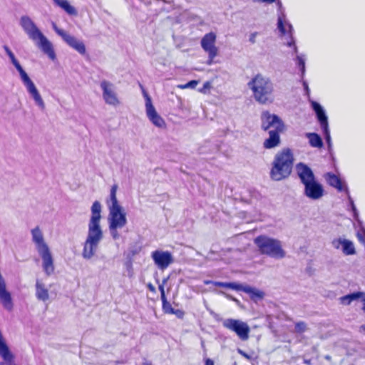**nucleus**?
<instances>
[{"label":"nucleus","mask_w":365,"mask_h":365,"mask_svg":"<svg viewBox=\"0 0 365 365\" xmlns=\"http://www.w3.org/2000/svg\"><path fill=\"white\" fill-rule=\"evenodd\" d=\"M101 205L95 201L91 206V216L88 222V235L83 243L82 257L86 259H91L96 254L98 245L103 237L101 227Z\"/></svg>","instance_id":"nucleus-1"},{"label":"nucleus","mask_w":365,"mask_h":365,"mask_svg":"<svg viewBox=\"0 0 365 365\" xmlns=\"http://www.w3.org/2000/svg\"><path fill=\"white\" fill-rule=\"evenodd\" d=\"M294 157L292 150L286 148L278 151L271 163L269 177L274 181L287 179L293 169Z\"/></svg>","instance_id":"nucleus-2"},{"label":"nucleus","mask_w":365,"mask_h":365,"mask_svg":"<svg viewBox=\"0 0 365 365\" xmlns=\"http://www.w3.org/2000/svg\"><path fill=\"white\" fill-rule=\"evenodd\" d=\"M24 31L34 44L51 61L56 59L53 43L43 35L34 22L29 17L24 16Z\"/></svg>","instance_id":"nucleus-3"},{"label":"nucleus","mask_w":365,"mask_h":365,"mask_svg":"<svg viewBox=\"0 0 365 365\" xmlns=\"http://www.w3.org/2000/svg\"><path fill=\"white\" fill-rule=\"evenodd\" d=\"M248 86L253 93L254 98L259 103L266 104L272 101L274 88L269 78L257 74L248 83Z\"/></svg>","instance_id":"nucleus-4"},{"label":"nucleus","mask_w":365,"mask_h":365,"mask_svg":"<svg viewBox=\"0 0 365 365\" xmlns=\"http://www.w3.org/2000/svg\"><path fill=\"white\" fill-rule=\"evenodd\" d=\"M254 242L262 255L277 259H282L286 255L281 242L277 239L262 235L257 237Z\"/></svg>","instance_id":"nucleus-5"},{"label":"nucleus","mask_w":365,"mask_h":365,"mask_svg":"<svg viewBox=\"0 0 365 365\" xmlns=\"http://www.w3.org/2000/svg\"><path fill=\"white\" fill-rule=\"evenodd\" d=\"M118 185L116 184L111 187L110 192V205H109L108 226L123 228L127 224L126 214L123 207L119 205L116 192Z\"/></svg>","instance_id":"nucleus-6"},{"label":"nucleus","mask_w":365,"mask_h":365,"mask_svg":"<svg viewBox=\"0 0 365 365\" xmlns=\"http://www.w3.org/2000/svg\"><path fill=\"white\" fill-rule=\"evenodd\" d=\"M221 321L225 328L234 331L241 340L246 341L249 339L250 329L246 322L232 318L221 319Z\"/></svg>","instance_id":"nucleus-7"},{"label":"nucleus","mask_w":365,"mask_h":365,"mask_svg":"<svg viewBox=\"0 0 365 365\" xmlns=\"http://www.w3.org/2000/svg\"><path fill=\"white\" fill-rule=\"evenodd\" d=\"M142 89L143 96L145 100V111L146 115L150 121L156 127L165 128L166 127L164 119L157 113L155 107L152 103V100L148 93L146 92L143 86L140 84Z\"/></svg>","instance_id":"nucleus-8"},{"label":"nucleus","mask_w":365,"mask_h":365,"mask_svg":"<svg viewBox=\"0 0 365 365\" xmlns=\"http://www.w3.org/2000/svg\"><path fill=\"white\" fill-rule=\"evenodd\" d=\"M213 283L217 287H224V288H230L235 290H242L245 293H247L252 299L256 300L259 299H262L264 297V292H261L255 288L251 287L250 286H243L242 284L233 283V282H212V281H205V284H209Z\"/></svg>","instance_id":"nucleus-9"},{"label":"nucleus","mask_w":365,"mask_h":365,"mask_svg":"<svg viewBox=\"0 0 365 365\" xmlns=\"http://www.w3.org/2000/svg\"><path fill=\"white\" fill-rule=\"evenodd\" d=\"M261 128L264 131L284 130V123L282 119L275 114L269 111H264L261 115Z\"/></svg>","instance_id":"nucleus-10"},{"label":"nucleus","mask_w":365,"mask_h":365,"mask_svg":"<svg viewBox=\"0 0 365 365\" xmlns=\"http://www.w3.org/2000/svg\"><path fill=\"white\" fill-rule=\"evenodd\" d=\"M53 29L69 46L77 51L79 53L85 54L86 46L82 41L77 39L75 36L70 35L65 31L58 29L56 25L53 26Z\"/></svg>","instance_id":"nucleus-11"},{"label":"nucleus","mask_w":365,"mask_h":365,"mask_svg":"<svg viewBox=\"0 0 365 365\" xmlns=\"http://www.w3.org/2000/svg\"><path fill=\"white\" fill-rule=\"evenodd\" d=\"M151 257L156 267L161 270L167 269L173 262V255L168 251H153L151 253Z\"/></svg>","instance_id":"nucleus-12"},{"label":"nucleus","mask_w":365,"mask_h":365,"mask_svg":"<svg viewBox=\"0 0 365 365\" xmlns=\"http://www.w3.org/2000/svg\"><path fill=\"white\" fill-rule=\"evenodd\" d=\"M24 86L30 97L34 101L35 104L41 109H45L44 101L37 88L24 71Z\"/></svg>","instance_id":"nucleus-13"},{"label":"nucleus","mask_w":365,"mask_h":365,"mask_svg":"<svg viewBox=\"0 0 365 365\" xmlns=\"http://www.w3.org/2000/svg\"><path fill=\"white\" fill-rule=\"evenodd\" d=\"M304 186V195L314 200H319L324 195L323 185L317 180L307 183Z\"/></svg>","instance_id":"nucleus-14"},{"label":"nucleus","mask_w":365,"mask_h":365,"mask_svg":"<svg viewBox=\"0 0 365 365\" xmlns=\"http://www.w3.org/2000/svg\"><path fill=\"white\" fill-rule=\"evenodd\" d=\"M101 88L103 91V98L107 104L117 106L120 103L111 83L103 81L101 83Z\"/></svg>","instance_id":"nucleus-15"},{"label":"nucleus","mask_w":365,"mask_h":365,"mask_svg":"<svg viewBox=\"0 0 365 365\" xmlns=\"http://www.w3.org/2000/svg\"><path fill=\"white\" fill-rule=\"evenodd\" d=\"M296 170L301 182L304 185L316 180L312 169L303 163H299L297 164Z\"/></svg>","instance_id":"nucleus-16"},{"label":"nucleus","mask_w":365,"mask_h":365,"mask_svg":"<svg viewBox=\"0 0 365 365\" xmlns=\"http://www.w3.org/2000/svg\"><path fill=\"white\" fill-rule=\"evenodd\" d=\"M216 41V35L210 32L206 34L201 39V46L202 49L207 53H211L212 56L218 53V48L215 46V43Z\"/></svg>","instance_id":"nucleus-17"},{"label":"nucleus","mask_w":365,"mask_h":365,"mask_svg":"<svg viewBox=\"0 0 365 365\" xmlns=\"http://www.w3.org/2000/svg\"><path fill=\"white\" fill-rule=\"evenodd\" d=\"M42 258V267L47 275H51L54 272L53 259L49 248L38 252Z\"/></svg>","instance_id":"nucleus-18"},{"label":"nucleus","mask_w":365,"mask_h":365,"mask_svg":"<svg viewBox=\"0 0 365 365\" xmlns=\"http://www.w3.org/2000/svg\"><path fill=\"white\" fill-rule=\"evenodd\" d=\"M284 130H269V138L265 139L263 147L265 149H272L279 146L281 144L280 133Z\"/></svg>","instance_id":"nucleus-19"},{"label":"nucleus","mask_w":365,"mask_h":365,"mask_svg":"<svg viewBox=\"0 0 365 365\" xmlns=\"http://www.w3.org/2000/svg\"><path fill=\"white\" fill-rule=\"evenodd\" d=\"M32 241L36 245L37 252L48 249V247L44 241L43 235L38 227L31 230Z\"/></svg>","instance_id":"nucleus-20"},{"label":"nucleus","mask_w":365,"mask_h":365,"mask_svg":"<svg viewBox=\"0 0 365 365\" xmlns=\"http://www.w3.org/2000/svg\"><path fill=\"white\" fill-rule=\"evenodd\" d=\"M312 107L315 111L317 119L320 123L321 128H326L329 127L328 118L323 108L319 103L315 101L312 102Z\"/></svg>","instance_id":"nucleus-21"},{"label":"nucleus","mask_w":365,"mask_h":365,"mask_svg":"<svg viewBox=\"0 0 365 365\" xmlns=\"http://www.w3.org/2000/svg\"><path fill=\"white\" fill-rule=\"evenodd\" d=\"M324 178L330 186L335 187L340 192L345 191V188L347 187L346 185H344L341 180L334 173H327L324 175Z\"/></svg>","instance_id":"nucleus-22"},{"label":"nucleus","mask_w":365,"mask_h":365,"mask_svg":"<svg viewBox=\"0 0 365 365\" xmlns=\"http://www.w3.org/2000/svg\"><path fill=\"white\" fill-rule=\"evenodd\" d=\"M277 4L279 6V14L277 18V29L282 35H285L287 33V23L286 20V15L284 11L282 9L281 1H278Z\"/></svg>","instance_id":"nucleus-23"},{"label":"nucleus","mask_w":365,"mask_h":365,"mask_svg":"<svg viewBox=\"0 0 365 365\" xmlns=\"http://www.w3.org/2000/svg\"><path fill=\"white\" fill-rule=\"evenodd\" d=\"M35 287L36 297L37 299L42 302H46L48 300V289L46 287V285L40 279H36Z\"/></svg>","instance_id":"nucleus-24"},{"label":"nucleus","mask_w":365,"mask_h":365,"mask_svg":"<svg viewBox=\"0 0 365 365\" xmlns=\"http://www.w3.org/2000/svg\"><path fill=\"white\" fill-rule=\"evenodd\" d=\"M54 4L64 10L69 15H76V9L70 5L67 0H53Z\"/></svg>","instance_id":"nucleus-25"},{"label":"nucleus","mask_w":365,"mask_h":365,"mask_svg":"<svg viewBox=\"0 0 365 365\" xmlns=\"http://www.w3.org/2000/svg\"><path fill=\"white\" fill-rule=\"evenodd\" d=\"M307 138L309 139L310 145L313 148H322L323 142L321 137L315 133H306Z\"/></svg>","instance_id":"nucleus-26"},{"label":"nucleus","mask_w":365,"mask_h":365,"mask_svg":"<svg viewBox=\"0 0 365 365\" xmlns=\"http://www.w3.org/2000/svg\"><path fill=\"white\" fill-rule=\"evenodd\" d=\"M364 294L362 292H354L340 298L341 303L344 305H349L352 301L360 299L364 297Z\"/></svg>","instance_id":"nucleus-27"},{"label":"nucleus","mask_w":365,"mask_h":365,"mask_svg":"<svg viewBox=\"0 0 365 365\" xmlns=\"http://www.w3.org/2000/svg\"><path fill=\"white\" fill-rule=\"evenodd\" d=\"M287 28H288V30H287L286 34H288L289 40L287 41V45L289 47L292 46L294 52L295 53H297L298 49H297V46L295 45V40H294V38L293 36L294 29H293L292 25L290 23H287Z\"/></svg>","instance_id":"nucleus-28"},{"label":"nucleus","mask_w":365,"mask_h":365,"mask_svg":"<svg viewBox=\"0 0 365 365\" xmlns=\"http://www.w3.org/2000/svg\"><path fill=\"white\" fill-rule=\"evenodd\" d=\"M342 251L346 255H351L356 253L353 242L348 240H343Z\"/></svg>","instance_id":"nucleus-29"},{"label":"nucleus","mask_w":365,"mask_h":365,"mask_svg":"<svg viewBox=\"0 0 365 365\" xmlns=\"http://www.w3.org/2000/svg\"><path fill=\"white\" fill-rule=\"evenodd\" d=\"M4 48L6 51L8 56H9L11 62L15 66V67L18 70L21 78L23 79V67L21 66L19 62L16 59L14 53L10 51V49L8 48V46H4Z\"/></svg>","instance_id":"nucleus-30"},{"label":"nucleus","mask_w":365,"mask_h":365,"mask_svg":"<svg viewBox=\"0 0 365 365\" xmlns=\"http://www.w3.org/2000/svg\"><path fill=\"white\" fill-rule=\"evenodd\" d=\"M345 192L347 195V197H348V200H349V205L351 207V211L353 212V217L354 218L359 222V212H358V210L354 205V200L353 199L351 198V197L349 195V189L348 187H346L345 188Z\"/></svg>","instance_id":"nucleus-31"},{"label":"nucleus","mask_w":365,"mask_h":365,"mask_svg":"<svg viewBox=\"0 0 365 365\" xmlns=\"http://www.w3.org/2000/svg\"><path fill=\"white\" fill-rule=\"evenodd\" d=\"M297 64L301 70L302 77L304 76L305 73V58L304 55H298L296 57Z\"/></svg>","instance_id":"nucleus-32"},{"label":"nucleus","mask_w":365,"mask_h":365,"mask_svg":"<svg viewBox=\"0 0 365 365\" xmlns=\"http://www.w3.org/2000/svg\"><path fill=\"white\" fill-rule=\"evenodd\" d=\"M162 308L163 312L165 314H171V312H173V308L172 307V305L170 302L167 301L166 297L162 298Z\"/></svg>","instance_id":"nucleus-33"},{"label":"nucleus","mask_w":365,"mask_h":365,"mask_svg":"<svg viewBox=\"0 0 365 365\" xmlns=\"http://www.w3.org/2000/svg\"><path fill=\"white\" fill-rule=\"evenodd\" d=\"M108 228H109V231H110L112 238L115 240H118L120 237V234H119L118 230L120 229V228L118 227H113V226H108Z\"/></svg>","instance_id":"nucleus-34"},{"label":"nucleus","mask_w":365,"mask_h":365,"mask_svg":"<svg viewBox=\"0 0 365 365\" xmlns=\"http://www.w3.org/2000/svg\"><path fill=\"white\" fill-rule=\"evenodd\" d=\"M197 84H198V81L192 80L184 85H180V86H178V87L182 89H185V88H192H192H195Z\"/></svg>","instance_id":"nucleus-35"},{"label":"nucleus","mask_w":365,"mask_h":365,"mask_svg":"<svg viewBox=\"0 0 365 365\" xmlns=\"http://www.w3.org/2000/svg\"><path fill=\"white\" fill-rule=\"evenodd\" d=\"M294 327L297 332L302 333L306 329V324L304 322H299L295 324Z\"/></svg>","instance_id":"nucleus-36"},{"label":"nucleus","mask_w":365,"mask_h":365,"mask_svg":"<svg viewBox=\"0 0 365 365\" xmlns=\"http://www.w3.org/2000/svg\"><path fill=\"white\" fill-rule=\"evenodd\" d=\"M322 130H323L326 141H327L329 147H330L331 146V136H330L329 127L326 128H322Z\"/></svg>","instance_id":"nucleus-37"},{"label":"nucleus","mask_w":365,"mask_h":365,"mask_svg":"<svg viewBox=\"0 0 365 365\" xmlns=\"http://www.w3.org/2000/svg\"><path fill=\"white\" fill-rule=\"evenodd\" d=\"M357 237L359 240L362 242L365 243V229L361 228L358 232H357Z\"/></svg>","instance_id":"nucleus-38"},{"label":"nucleus","mask_w":365,"mask_h":365,"mask_svg":"<svg viewBox=\"0 0 365 365\" xmlns=\"http://www.w3.org/2000/svg\"><path fill=\"white\" fill-rule=\"evenodd\" d=\"M171 314H175L178 319H182L185 316V312L182 309H173V312H171Z\"/></svg>","instance_id":"nucleus-39"},{"label":"nucleus","mask_w":365,"mask_h":365,"mask_svg":"<svg viewBox=\"0 0 365 365\" xmlns=\"http://www.w3.org/2000/svg\"><path fill=\"white\" fill-rule=\"evenodd\" d=\"M342 242H343V240H341V239H334L332 241L331 244L334 248L339 249L340 247V246L342 245Z\"/></svg>","instance_id":"nucleus-40"},{"label":"nucleus","mask_w":365,"mask_h":365,"mask_svg":"<svg viewBox=\"0 0 365 365\" xmlns=\"http://www.w3.org/2000/svg\"><path fill=\"white\" fill-rule=\"evenodd\" d=\"M237 352L241 355L243 357H245V359H247V360H251L252 359V357L247 354L245 351H244L243 350L240 349H237Z\"/></svg>","instance_id":"nucleus-41"},{"label":"nucleus","mask_w":365,"mask_h":365,"mask_svg":"<svg viewBox=\"0 0 365 365\" xmlns=\"http://www.w3.org/2000/svg\"><path fill=\"white\" fill-rule=\"evenodd\" d=\"M208 54V59L207 61V65H212L213 63L214 58L217 56V53H216L215 55L212 56L211 53Z\"/></svg>","instance_id":"nucleus-42"},{"label":"nucleus","mask_w":365,"mask_h":365,"mask_svg":"<svg viewBox=\"0 0 365 365\" xmlns=\"http://www.w3.org/2000/svg\"><path fill=\"white\" fill-rule=\"evenodd\" d=\"M210 88V83L209 82H205L203 85V87L200 89L201 93H205L206 89H209Z\"/></svg>","instance_id":"nucleus-43"},{"label":"nucleus","mask_w":365,"mask_h":365,"mask_svg":"<svg viewBox=\"0 0 365 365\" xmlns=\"http://www.w3.org/2000/svg\"><path fill=\"white\" fill-rule=\"evenodd\" d=\"M257 35V32H254V33L250 34V38H249V41H250V43H255V38H256Z\"/></svg>","instance_id":"nucleus-44"},{"label":"nucleus","mask_w":365,"mask_h":365,"mask_svg":"<svg viewBox=\"0 0 365 365\" xmlns=\"http://www.w3.org/2000/svg\"><path fill=\"white\" fill-rule=\"evenodd\" d=\"M158 288L160 292V298L162 299L166 297L165 294L164 285H160Z\"/></svg>","instance_id":"nucleus-45"},{"label":"nucleus","mask_w":365,"mask_h":365,"mask_svg":"<svg viewBox=\"0 0 365 365\" xmlns=\"http://www.w3.org/2000/svg\"><path fill=\"white\" fill-rule=\"evenodd\" d=\"M303 86L306 91V94L307 96H309V88L308 84L306 81H303Z\"/></svg>","instance_id":"nucleus-46"},{"label":"nucleus","mask_w":365,"mask_h":365,"mask_svg":"<svg viewBox=\"0 0 365 365\" xmlns=\"http://www.w3.org/2000/svg\"><path fill=\"white\" fill-rule=\"evenodd\" d=\"M205 365H214V362L212 359H207L205 360Z\"/></svg>","instance_id":"nucleus-47"},{"label":"nucleus","mask_w":365,"mask_h":365,"mask_svg":"<svg viewBox=\"0 0 365 365\" xmlns=\"http://www.w3.org/2000/svg\"><path fill=\"white\" fill-rule=\"evenodd\" d=\"M148 288H149V289L151 292H155V287L153 285H152L151 284H148Z\"/></svg>","instance_id":"nucleus-48"},{"label":"nucleus","mask_w":365,"mask_h":365,"mask_svg":"<svg viewBox=\"0 0 365 365\" xmlns=\"http://www.w3.org/2000/svg\"><path fill=\"white\" fill-rule=\"evenodd\" d=\"M361 298H362V302H363V310L365 312V294H364V296L361 297Z\"/></svg>","instance_id":"nucleus-49"},{"label":"nucleus","mask_w":365,"mask_h":365,"mask_svg":"<svg viewBox=\"0 0 365 365\" xmlns=\"http://www.w3.org/2000/svg\"><path fill=\"white\" fill-rule=\"evenodd\" d=\"M260 1L262 2H266V3H269V4L275 1V0H260Z\"/></svg>","instance_id":"nucleus-50"},{"label":"nucleus","mask_w":365,"mask_h":365,"mask_svg":"<svg viewBox=\"0 0 365 365\" xmlns=\"http://www.w3.org/2000/svg\"><path fill=\"white\" fill-rule=\"evenodd\" d=\"M361 329L365 331V325L361 326Z\"/></svg>","instance_id":"nucleus-51"},{"label":"nucleus","mask_w":365,"mask_h":365,"mask_svg":"<svg viewBox=\"0 0 365 365\" xmlns=\"http://www.w3.org/2000/svg\"><path fill=\"white\" fill-rule=\"evenodd\" d=\"M144 365H152V364H151V363L147 362V363H145Z\"/></svg>","instance_id":"nucleus-52"},{"label":"nucleus","mask_w":365,"mask_h":365,"mask_svg":"<svg viewBox=\"0 0 365 365\" xmlns=\"http://www.w3.org/2000/svg\"><path fill=\"white\" fill-rule=\"evenodd\" d=\"M21 22L23 23V17L21 19Z\"/></svg>","instance_id":"nucleus-53"}]
</instances>
